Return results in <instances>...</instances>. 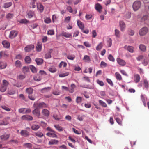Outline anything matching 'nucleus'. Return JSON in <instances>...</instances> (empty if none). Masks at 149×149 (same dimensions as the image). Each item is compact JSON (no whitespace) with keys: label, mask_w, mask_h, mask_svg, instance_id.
Returning a JSON list of instances; mask_svg holds the SVG:
<instances>
[{"label":"nucleus","mask_w":149,"mask_h":149,"mask_svg":"<svg viewBox=\"0 0 149 149\" xmlns=\"http://www.w3.org/2000/svg\"><path fill=\"white\" fill-rule=\"evenodd\" d=\"M12 4V3L10 2L6 3L4 4L3 7L5 8H8L10 7Z\"/></svg>","instance_id":"nucleus-36"},{"label":"nucleus","mask_w":149,"mask_h":149,"mask_svg":"<svg viewBox=\"0 0 149 149\" xmlns=\"http://www.w3.org/2000/svg\"><path fill=\"white\" fill-rule=\"evenodd\" d=\"M58 142L59 141L58 140L55 139H52L49 141L48 144L49 145H56L58 144Z\"/></svg>","instance_id":"nucleus-14"},{"label":"nucleus","mask_w":149,"mask_h":149,"mask_svg":"<svg viewBox=\"0 0 149 149\" xmlns=\"http://www.w3.org/2000/svg\"><path fill=\"white\" fill-rule=\"evenodd\" d=\"M32 112L33 114L37 117L38 118H40V112L38 108H36L35 109L32 111Z\"/></svg>","instance_id":"nucleus-4"},{"label":"nucleus","mask_w":149,"mask_h":149,"mask_svg":"<svg viewBox=\"0 0 149 149\" xmlns=\"http://www.w3.org/2000/svg\"><path fill=\"white\" fill-rule=\"evenodd\" d=\"M108 59L110 61L112 62H114L115 59L113 56L109 54L108 56Z\"/></svg>","instance_id":"nucleus-61"},{"label":"nucleus","mask_w":149,"mask_h":149,"mask_svg":"<svg viewBox=\"0 0 149 149\" xmlns=\"http://www.w3.org/2000/svg\"><path fill=\"white\" fill-rule=\"evenodd\" d=\"M62 65L64 68L66 67L67 65V64L64 62L61 61L59 65V68H61Z\"/></svg>","instance_id":"nucleus-43"},{"label":"nucleus","mask_w":149,"mask_h":149,"mask_svg":"<svg viewBox=\"0 0 149 149\" xmlns=\"http://www.w3.org/2000/svg\"><path fill=\"white\" fill-rule=\"evenodd\" d=\"M2 44L4 47L8 48L10 46V43L7 41H3L2 42Z\"/></svg>","instance_id":"nucleus-26"},{"label":"nucleus","mask_w":149,"mask_h":149,"mask_svg":"<svg viewBox=\"0 0 149 149\" xmlns=\"http://www.w3.org/2000/svg\"><path fill=\"white\" fill-rule=\"evenodd\" d=\"M25 108H21L19 109L18 111L20 113H22L25 114Z\"/></svg>","instance_id":"nucleus-63"},{"label":"nucleus","mask_w":149,"mask_h":149,"mask_svg":"<svg viewBox=\"0 0 149 149\" xmlns=\"http://www.w3.org/2000/svg\"><path fill=\"white\" fill-rule=\"evenodd\" d=\"M40 127V126L38 125L33 124L32 127L31 128L33 130H36L38 129Z\"/></svg>","instance_id":"nucleus-39"},{"label":"nucleus","mask_w":149,"mask_h":149,"mask_svg":"<svg viewBox=\"0 0 149 149\" xmlns=\"http://www.w3.org/2000/svg\"><path fill=\"white\" fill-rule=\"evenodd\" d=\"M103 46V43L102 42L100 43L96 47V49L98 51L100 50Z\"/></svg>","instance_id":"nucleus-49"},{"label":"nucleus","mask_w":149,"mask_h":149,"mask_svg":"<svg viewBox=\"0 0 149 149\" xmlns=\"http://www.w3.org/2000/svg\"><path fill=\"white\" fill-rule=\"evenodd\" d=\"M41 79L42 78L38 74L33 77V79L36 81H40L41 80Z\"/></svg>","instance_id":"nucleus-31"},{"label":"nucleus","mask_w":149,"mask_h":149,"mask_svg":"<svg viewBox=\"0 0 149 149\" xmlns=\"http://www.w3.org/2000/svg\"><path fill=\"white\" fill-rule=\"evenodd\" d=\"M6 53L5 52H0V56L1 57H6L7 56Z\"/></svg>","instance_id":"nucleus-60"},{"label":"nucleus","mask_w":149,"mask_h":149,"mask_svg":"<svg viewBox=\"0 0 149 149\" xmlns=\"http://www.w3.org/2000/svg\"><path fill=\"white\" fill-rule=\"evenodd\" d=\"M33 106L35 108L41 109L44 108H47V105L44 102H42L39 103L35 102L33 104Z\"/></svg>","instance_id":"nucleus-1"},{"label":"nucleus","mask_w":149,"mask_h":149,"mask_svg":"<svg viewBox=\"0 0 149 149\" xmlns=\"http://www.w3.org/2000/svg\"><path fill=\"white\" fill-rule=\"evenodd\" d=\"M95 9L98 12L100 13L102 9L101 5L99 3H97L95 4Z\"/></svg>","instance_id":"nucleus-15"},{"label":"nucleus","mask_w":149,"mask_h":149,"mask_svg":"<svg viewBox=\"0 0 149 149\" xmlns=\"http://www.w3.org/2000/svg\"><path fill=\"white\" fill-rule=\"evenodd\" d=\"M23 146L30 148L32 147V144L30 143H25L23 144Z\"/></svg>","instance_id":"nucleus-53"},{"label":"nucleus","mask_w":149,"mask_h":149,"mask_svg":"<svg viewBox=\"0 0 149 149\" xmlns=\"http://www.w3.org/2000/svg\"><path fill=\"white\" fill-rule=\"evenodd\" d=\"M69 73L68 72H67L61 74H59V77H63L65 76H67L69 74Z\"/></svg>","instance_id":"nucleus-55"},{"label":"nucleus","mask_w":149,"mask_h":149,"mask_svg":"<svg viewBox=\"0 0 149 149\" xmlns=\"http://www.w3.org/2000/svg\"><path fill=\"white\" fill-rule=\"evenodd\" d=\"M134 81L135 83H137L139 81L140 78L139 75L138 74H135L134 76Z\"/></svg>","instance_id":"nucleus-27"},{"label":"nucleus","mask_w":149,"mask_h":149,"mask_svg":"<svg viewBox=\"0 0 149 149\" xmlns=\"http://www.w3.org/2000/svg\"><path fill=\"white\" fill-rule=\"evenodd\" d=\"M49 70L52 73L55 72L56 71V68L53 66H52L50 67L49 69Z\"/></svg>","instance_id":"nucleus-37"},{"label":"nucleus","mask_w":149,"mask_h":149,"mask_svg":"<svg viewBox=\"0 0 149 149\" xmlns=\"http://www.w3.org/2000/svg\"><path fill=\"white\" fill-rule=\"evenodd\" d=\"M76 85L74 84H72L70 85V87L68 91L71 93H73L74 89L76 88Z\"/></svg>","instance_id":"nucleus-17"},{"label":"nucleus","mask_w":149,"mask_h":149,"mask_svg":"<svg viewBox=\"0 0 149 149\" xmlns=\"http://www.w3.org/2000/svg\"><path fill=\"white\" fill-rule=\"evenodd\" d=\"M75 57L74 55H69L67 56V58L69 60H74Z\"/></svg>","instance_id":"nucleus-51"},{"label":"nucleus","mask_w":149,"mask_h":149,"mask_svg":"<svg viewBox=\"0 0 149 149\" xmlns=\"http://www.w3.org/2000/svg\"><path fill=\"white\" fill-rule=\"evenodd\" d=\"M9 83L8 81L5 79L3 80L2 81V85L4 86H5L7 88Z\"/></svg>","instance_id":"nucleus-46"},{"label":"nucleus","mask_w":149,"mask_h":149,"mask_svg":"<svg viewBox=\"0 0 149 149\" xmlns=\"http://www.w3.org/2000/svg\"><path fill=\"white\" fill-rule=\"evenodd\" d=\"M148 29L146 27H144L141 28L139 31V33L141 36L145 35L148 32Z\"/></svg>","instance_id":"nucleus-3"},{"label":"nucleus","mask_w":149,"mask_h":149,"mask_svg":"<svg viewBox=\"0 0 149 149\" xmlns=\"http://www.w3.org/2000/svg\"><path fill=\"white\" fill-rule=\"evenodd\" d=\"M61 35L66 38H70L72 36V35L71 33H68L65 32H63L61 33Z\"/></svg>","instance_id":"nucleus-23"},{"label":"nucleus","mask_w":149,"mask_h":149,"mask_svg":"<svg viewBox=\"0 0 149 149\" xmlns=\"http://www.w3.org/2000/svg\"><path fill=\"white\" fill-rule=\"evenodd\" d=\"M29 71V69L28 67L24 66L22 68V71L24 73L28 72Z\"/></svg>","instance_id":"nucleus-41"},{"label":"nucleus","mask_w":149,"mask_h":149,"mask_svg":"<svg viewBox=\"0 0 149 149\" xmlns=\"http://www.w3.org/2000/svg\"><path fill=\"white\" fill-rule=\"evenodd\" d=\"M115 74L116 78L117 80L120 81L122 80V78L121 75L118 72H116Z\"/></svg>","instance_id":"nucleus-32"},{"label":"nucleus","mask_w":149,"mask_h":149,"mask_svg":"<svg viewBox=\"0 0 149 149\" xmlns=\"http://www.w3.org/2000/svg\"><path fill=\"white\" fill-rule=\"evenodd\" d=\"M35 134L36 136L41 138L43 136V133L40 131H38L35 133Z\"/></svg>","instance_id":"nucleus-35"},{"label":"nucleus","mask_w":149,"mask_h":149,"mask_svg":"<svg viewBox=\"0 0 149 149\" xmlns=\"http://www.w3.org/2000/svg\"><path fill=\"white\" fill-rule=\"evenodd\" d=\"M21 119L23 120H32L33 119V118L29 115H25L22 116Z\"/></svg>","instance_id":"nucleus-9"},{"label":"nucleus","mask_w":149,"mask_h":149,"mask_svg":"<svg viewBox=\"0 0 149 149\" xmlns=\"http://www.w3.org/2000/svg\"><path fill=\"white\" fill-rule=\"evenodd\" d=\"M26 91L29 95L33 93V89L31 88H27L26 89Z\"/></svg>","instance_id":"nucleus-33"},{"label":"nucleus","mask_w":149,"mask_h":149,"mask_svg":"<svg viewBox=\"0 0 149 149\" xmlns=\"http://www.w3.org/2000/svg\"><path fill=\"white\" fill-rule=\"evenodd\" d=\"M17 34V31L13 30L10 32L9 37L11 39L15 37Z\"/></svg>","instance_id":"nucleus-8"},{"label":"nucleus","mask_w":149,"mask_h":149,"mask_svg":"<svg viewBox=\"0 0 149 149\" xmlns=\"http://www.w3.org/2000/svg\"><path fill=\"white\" fill-rule=\"evenodd\" d=\"M10 136V134L5 133L3 135L0 136L1 139L3 141H6L8 140Z\"/></svg>","instance_id":"nucleus-5"},{"label":"nucleus","mask_w":149,"mask_h":149,"mask_svg":"<svg viewBox=\"0 0 149 149\" xmlns=\"http://www.w3.org/2000/svg\"><path fill=\"white\" fill-rule=\"evenodd\" d=\"M31 58L29 56H26L25 58V61L26 63H30L31 62Z\"/></svg>","instance_id":"nucleus-47"},{"label":"nucleus","mask_w":149,"mask_h":149,"mask_svg":"<svg viewBox=\"0 0 149 149\" xmlns=\"http://www.w3.org/2000/svg\"><path fill=\"white\" fill-rule=\"evenodd\" d=\"M37 8L39 11L42 12L43 11L44 9L43 6L40 3H37Z\"/></svg>","instance_id":"nucleus-21"},{"label":"nucleus","mask_w":149,"mask_h":149,"mask_svg":"<svg viewBox=\"0 0 149 149\" xmlns=\"http://www.w3.org/2000/svg\"><path fill=\"white\" fill-rule=\"evenodd\" d=\"M99 102L101 105L102 106L105 107H107V105L106 104V103L103 102L101 100H99Z\"/></svg>","instance_id":"nucleus-57"},{"label":"nucleus","mask_w":149,"mask_h":149,"mask_svg":"<svg viewBox=\"0 0 149 149\" xmlns=\"http://www.w3.org/2000/svg\"><path fill=\"white\" fill-rule=\"evenodd\" d=\"M41 113L44 117H48L49 115L50 112L47 109H45L42 110Z\"/></svg>","instance_id":"nucleus-6"},{"label":"nucleus","mask_w":149,"mask_h":149,"mask_svg":"<svg viewBox=\"0 0 149 149\" xmlns=\"http://www.w3.org/2000/svg\"><path fill=\"white\" fill-rule=\"evenodd\" d=\"M20 134L22 136L26 137L29 136V132L26 130H22L20 132Z\"/></svg>","instance_id":"nucleus-19"},{"label":"nucleus","mask_w":149,"mask_h":149,"mask_svg":"<svg viewBox=\"0 0 149 149\" xmlns=\"http://www.w3.org/2000/svg\"><path fill=\"white\" fill-rule=\"evenodd\" d=\"M14 16V14L9 13L6 15V17L8 20H10Z\"/></svg>","instance_id":"nucleus-34"},{"label":"nucleus","mask_w":149,"mask_h":149,"mask_svg":"<svg viewBox=\"0 0 149 149\" xmlns=\"http://www.w3.org/2000/svg\"><path fill=\"white\" fill-rule=\"evenodd\" d=\"M42 44L40 42H38L36 46V51L38 52H40L42 49Z\"/></svg>","instance_id":"nucleus-18"},{"label":"nucleus","mask_w":149,"mask_h":149,"mask_svg":"<svg viewBox=\"0 0 149 149\" xmlns=\"http://www.w3.org/2000/svg\"><path fill=\"white\" fill-rule=\"evenodd\" d=\"M144 56L142 55H140L138 56L136 58L137 60L138 61H140L142 59H143V58H144Z\"/></svg>","instance_id":"nucleus-56"},{"label":"nucleus","mask_w":149,"mask_h":149,"mask_svg":"<svg viewBox=\"0 0 149 149\" xmlns=\"http://www.w3.org/2000/svg\"><path fill=\"white\" fill-rule=\"evenodd\" d=\"M34 46L33 45H27L24 48V50L26 52H29L34 49Z\"/></svg>","instance_id":"nucleus-10"},{"label":"nucleus","mask_w":149,"mask_h":149,"mask_svg":"<svg viewBox=\"0 0 149 149\" xmlns=\"http://www.w3.org/2000/svg\"><path fill=\"white\" fill-rule=\"evenodd\" d=\"M30 68L31 71L33 73H36L37 72L36 68L33 65H30Z\"/></svg>","instance_id":"nucleus-40"},{"label":"nucleus","mask_w":149,"mask_h":149,"mask_svg":"<svg viewBox=\"0 0 149 149\" xmlns=\"http://www.w3.org/2000/svg\"><path fill=\"white\" fill-rule=\"evenodd\" d=\"M143 82L144 86L146 89H148V81L147 80L145 79L144 80Z\"/></svg>","instance_id":"nucleus-52"},{"label":"nucleus","mask_w":149,"mask_h":149,"mask_svg":"<svg viewBox=\"0 0 149 149\" xmlns=\"http://www.w3.org/2000/svg\"><path fill=\"white\" fill-rule=\"evenodd\" d=\"M27 15H28V18H31L34 16V12L32 11H29L28 12Z\"/></svg>","instance_id":"nucleus-30"},{"label":"nucleus","mask_w":149,"mask_h":149,"mask_svg":"<svg viewBox=\"0 0 149 149\" xmlns=\"http://www.w3.org/2000/svg\"><path fill=\"white\" fill-rule=\"evenodd\" d=\"M54 127L58 131H63V128L59 125H55Z\"/></svg>","instance_id":"nucleus-38"},{"label":"nucleus","mask_w":149,"mask_h":149,"mask_svg":"<svg viewBox=\"0 0 149 149\" xmlns=\"http://www.w3.org/2000/svg\"><path fill=\"white\" fill-rule=\"evenodd\" d=\"M46 135L48 136L53 138H57V136L55 134V132H48Z\"/></svg>","instance_id":"nucleus-24"},{"label":"nucleus","mask_w":149,"mask_h":149,"mask_svg":"<svg viewBox=\"0 0 149 149\" xmlns=\"http://www.w3.org/2000/svg\"><path fill=\"white\" fill-rule=\"evenodd\" d=\"M7 66V64L6 62L0 61V69H4Z\"/></svg>","instance_id":"nucleus-22"},{"label":"nucleus","mask_w":149,"mask_h":149,"mask_svg":"<svg viewBox=\"0 0 149 149\" xmlns=\"http://www.w3.org/2000/svg\"><path fill=\"white\" fill-rule=\"evenodd\" d=\"M36 0H32V1L30 4V7L31 8H35L36 7V5H35V2Z\"/></svg>","instance_id":"nucleus-44"},{"label":"nucleus","mask_w":149,"mask_h":149,"mask_svg":"<svg viewBox=\"0 0 149 149\" xmlns=\"http://www.w3.org/2000/svg\"><path fill=\"white\" fill-rule=\"evenodd\" d=\"M50 88L49 87H45L41 89V91L42 93H45L47 92L50 89Z\"/></svg>","instance_id":"nucleus-50"},{"label":"nucleus","mask_w":149,"mask_h":149,"mask_svg":"<svg viewBox=\"0 0 149 149\" xmlns=\"http://www.w3.org/2000/svg\"><path fill=\"white\" fill-rule=\"evenodd\" d=\"M15 66L17 68H21L22 65L20 61L19 60L16 61L15 62Z\"/></svg>","instance_id":"nucleus-29"},{"label":"nucleus","mask_w":149,"mask_h":149,"mask_svg":"<svg viewBox=\"0 0 149 149\" xmlns=\"http://www.w3.org/2000/svg\"><path fill=\"white\" fill-rule=\"evenodd\" d=\"M77 24L79 28L82 30H83L84 28V25L80 21L77 20Z\"/></svg>","instance_id":"nucleus-13"},{"label":"nucleus","mask_w":149,"mask_h":149,"mask_svg":"<svg viewBox=\"0 0 149 149\" xmlns=\"http://www.w3.org/2000/svg\"><path fill=\"white\" fill-rule=\"evenodd\" d=\"M83 60L86 62L88 63L91 61L90 57L88 55H85L83 58Z\"/></svg>","instance_id":"nucleus-28"},{"label":"nucleus","mask_w":149,"mask_h":149,"mask_svg":"<svg viewBox=\"0 0 149 149\" xmlns=\"http://www.w3.org/2000/svg\"><path fill=\"white\" fill-rule=\"evenodd\" d=\"M54 31L52 30H50L48 31L47 34L48 35H52L54 34Z\"/></svg>","instance_id":"nucleus-64"},{"label":"nucleus","mask_w":149,"mask_h":149,"mask_svg":"<svg viewBox=\"0 0 149 149\" xmlns=\"http://www.w3.org/2000/svg\"><path fill=\"white\" fill-rule=\"evenodd\" d=\"M44 22L47 24L50 23L51 22V20L49 18L47 17L45 19Z\"/></svg>","instance_id":"nucleus-62"},{"label":"nucleus","mask_w":149,"mask_h":149,"mask_svg":"<svg viewBox=\"0 0 149 149\" xmlns=\"http://www.w3.org/2000/svg\"><path fill=\"white\" fill-rule=\"evenodd\" d=\"M124 48L131 53L134 52V48L132 46L125 45L124 47Z\"/></svg>","instance_id":"nucleus-11"},{"label":"nucleus","mask_w":149,"mask_h":149,"mask_svg":"<svg viewBox=\"0 0 149 149\" xmlns=\"http://www.w3.org/2000/svg\"><path fill=\"white\" fill-rule=\"evenodd\" d=\"M115 35L116 37L119 38L120 36V32L119 30L116 29L115 30Z\"/></svg>","instance_id":"nucleus-42"},{"label":"nucleus","mask_w":149,"mask_h":149,"mask_svg":"<svg viewBox=\"0 0 149 149\" xmlns=\"http://www.w3.org/2000/svg\"><path fill=\"white\" fill-rule=\"evenodd\" d=\"M143 60L142 62V63L145 66H146L148 63V61L147 58L145 57L143 59Z\"/></svg>","instance_id":"nucleus-45"},{"label":"nucleus","mask_w":149,"mask_h":149,"mask_svg":"<svg viewBox=\"0 0 149 149\" xmlns=\"http://www.w3.org/2000/svg\"><path fill=\"white\" fill-rule=\"evenodd\" d=\"M141 6V3L139 1H136L133 4L132 7L134 11H136L138 10Z\"/></svg>","instance_id":"nucleus-2"},{"label":"nucleus","mask_w":149,"mask_h":149,"mask_svg":"<svg viewBox=\"0 0 149 149\" xmlns=\"http://www.w3.org/2000/svg\"><path fill=\"white\" fill-rule=\"evenodd\" d=\"M35 61L38 65H41L43 63V60L42 58H36L35 59Z\"/></svg>","instance_id":"nucleus-20"},{"label":"nucleus","mask_w":149,"mask_h":149,"mask_svg":"<svg viewBox=\"0 0 149 149\" xmlns=\"http://www.w3.org/2000/svg\"><path fill=\"white\" fill-rule=\"evenodd\" d=\"M82 98L81 97L78 96L76 98V102L77 103H79L81 102L82 101Z\"/></svg>","instance_id":"nucleus-54"},{"label":"nucleus","mask_w":149,"mask_h":149,"mask_svg":"<svg viewBox=\"0 0 149 149\" xmlns=\"http://www.w3.org/2000/svg\"><path fill=\"white\" fill-rule=\"evenodd\" d=\"M1 107L3 109H4L7 111H10V108L5 106H2Z\"/></svg>","instance_id":"nucleus-59"},{"label":"nucleus","mask_w":149,"mask_h":149,"mask_svg":"<svg viewBox=\"0 0 149 149\" xmlns=\"http://www.w3.org/2000/svg\"><path fill=\"white\" fill-rule=\"evenodd\" d=\"M116 61L118 63L120 66H124L126 64L125 61L120 58H117Z\"/></svg>","instance_id":"nucleus-7"},{"label":"nucleus","mask_w":149,"mask_h":149,"mask_svg":"<svg viewBox=\"0 0 149 149\" xmlns=\"http://www.w3.org/2000/svg\"><path fill=\"white\" fill-rule=\"evenodd\" d=\"M7 87L1 85V87H0V91L3 92L5 91L7 89Z\"/></svg>","instance_id":"nucleus-48"},{"label":"nucleus","mask_w":149,"mask_h":149,"mask_svg":"<svg viewBox=\"0 0 149 149\" xmlns=\"http://www.w3.org/2000/svg\"><path fill=\"white\" fill-rule=\"evenodd\" d=\"M139 49L143 52H146V46L143 44H140L139 46Z\"/></svg>","instance_id":"nucleus-25"},{"label":"nucleus","mask_w":149,"mask_h":149,"mask_svg":"<svg viewBox=\"0 0 149 149\" xmlns=\"http://www.w3.org/2000/svg\"><path fill=\"white\" fill-rule=\"evenodd\" d=\"M119 25L120 30L121 31H123L125 27V23L123 21H120Z\"/></svg>","instance_id":"nucleus-12"},{"label":"nucleus","mask_w":149,"mask_h":149,"mask_svg":"<svg viewBox=\"0 0 149 149\" xmlns=\"http://www.w3.org/2000/svg\"><path fill=\"white\" fill-rule=\"evenodd\" d=\"M51 57V52H49L45 55V57L46 58H49Z\"/></svg>","instance_id":"nucleus-58"},{"label":"nucleus","mask_w":149,"mask_h":149,"mask_svg":"<svg viewBox=\"0 0 149 149\" xmlns=\"http://www.w3.org/2000/svg\"><path fill=\"white\" fill-rule=\"evenodd\" d=\"M141 98L143 103L144 106L146 107V101L147 99L146 95L142 94L141 95Z\"/></svg>","instance_id":"nucleus-16"}]
</instances>
